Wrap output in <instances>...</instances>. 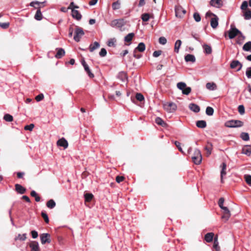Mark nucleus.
Segmentation results:
<instances>
[{"label": "nucleus", "instance_id": "nucleus-1", "mask_svg": "<svg viewBox=\"0 0 251 251\" xmlns=\"http://www.w3.org/2000/svg\"><path fill=\"white\" fill-rule=\"evenodd\" d=\"M191 158L195 164H200L202 160V155L201 151L199 149H196Z\"/></svg>", "mask_w": 251, "mask_h": 251}, {"label": "nucleus", "instance_id": "nucleus-2", "mask_svg": "<svg viewBox=\"0 0 251 251\" xmlns=\"http://www.w3.org/2000/svg\"><path fill=\"white\" fill-rule=\"evenodd\" d=\"M225 126L227 127H241L243 125V123L239 120H229L225 123Z\"/></svg>", "mask_w": 251, "mask_h": 251}, {"label": "nucleus", "instance_id": "nucleus-3", "mask_svg": "<svg viewBox=\"0 0 251 251\" xmlns=\"http://www.w3.org/2000/svg\"><path fill=\"white\" fill-rule=\"evenodd\" d=\"M84 32L82 28L76 26L75 31L74 39L77 42L80 41L81 37L84 35Z\"/></svg>", "mask_w": 251, "mask_h": 251}, {"label": "nucleus", "instance_id": "nucleus-4", "mask_svg": "<svg viewBox=\"0 0 251 251\" xmlns=\"http://www.w3.org/2000/svg\"><path fill=\"white\" fill-rule=\"evenodd\" d=\"M163 107L166 111L172 113L176 111L177 106L174 102H166L164 103Z\"/></svg>", "mask_w": 251, "mask_h": 251}, {"label": "nucleus", "instance_id": "nucleus-5", "mask_svg": "<svg viewBox=\"0 0 251 251\" xmlns=\"http://www.w3.org/2000/svg\"><path fill=\"white\" fill-rule=\"evenodd\" d=\"M175 12L176 17L181 18L186 13V11L181 6H177L175 7Z\"/></svg>", "mask_w": 251, "mask_h": 251}, {"label": "nucleus", "instance_id": "nucleus-6", "mask_svg": "<svg viewBox=\"0 0 251 251\" xmlns=\"http://www.w3.org/2000/svg\"><path fill=\"white\" fill-rule=\"evenodd\" d=\"M50 235L48 233H43L40 235L41 242L42 244L46 243H50L51 241L50 240Z\"/></svg>", "mask_w": 251, "mask_h": 251}, {"label": "nucleus", "instance_id": "nucleus-7", "mask_svg": "<svg viewBox=\"0 0 251 251\" xmlns=\"http://www.w3.org/2000/svg\"><path fill=\"white\" fill-rule=\"evenodd\" d=\"M124 21L122 19H117L112 21L110 25L112 27H122L124 25Z\"/></svg>", "mask_w": 251, "mask_h": 251}, {"label": "nucleus", "instance_id": "nucleus-8", "mask_svg": "<svg viewBox=\"0 0 251 251\" xmlns=\"http://www.w3.org/2000/svg\"><path fill=\"white\" fill-rule=\"evenodd\" d=\"M238 34H241V33L235 27L231 28L228 31V36L230 39L234 38Z\"/></svg>", "mask_w": 251, "mask_h": 251}, {"label": "nucleus", "instance_id": "nucleus-9", "mask_svg": "<svg viewBox=\"0 0 251 251\" xmlns=\"http://www.w3.org/2000/svg\"><path fill=\"white\" fill-rule=\"evenodd\" d=\"M230 67L232 69H237V71H240L242 67V64L238 60H233L230 63Z\"/></svg>", "mask_w": 251, "mask_h": 251}, {"label": "nucleus", "instance_id": "nucleus-10", "mask_svg": "<svg viewBox=\"0 0 251 251\" xmlns=\"http://www.w3.org/2000/svg\"><path fill=\"white\" fill-rule=\"evenodd\" d=\"M81 63H82V65H83V66L84 68L85 71L86 72V73L89 76L90 78L94 77V74L93 73H92V72H91L88 65L86 64V63L85 62L84 60H83L82 61Z\"/></svg>", "mask_w": 251, "mask_h": 251}, {"label": "nucleus", "instance_id": "nucleus-11", "mask_svg": "<svg viewBox=\"0 0 251 251\" xmlns=\"http://www.w3.org/2000/svg\"><path fill=\"white\" fill-rule=\"evenodd\" d=\"M210 4L211 6L216 8H220L223 5L222 0H211Z\"/></svg>", "mask_w": 251, "mask_h": 251}, {"label": "nucleus", "instance_id": "nucleus-12", "mask_svg": "<svg viewBox=\"0 0 251 251\" xmlns=\"http://www.w3.org/2000/svg\"><path fill=\"white\" fill-rule=\"evenodd\" d=\"M224 210V214L222 216V218L223 219L225 220L226 221H227L230 217V212L227 207H226L222 209Z\"/></svg>", "mask_w": 251, "mask_h": 251}, {"label": "nucleus", "instance_id": "nucleus-13", "mask_svg": "<svg viewBox=\"0 0 251 251\" xmlns=\"http://www.w3.org/2000/svg\"><path fill=\"white\" fill-rule=\"evenodd\" d=\"M219 18L216 15L211 19L210 25L213 28H216L218 25Z\"/></svg>", "mask_w": 251, "mask_h": 251}, {"label": "nucleus", "instance_id": "nucleus-14", "mask_svg": "<svg viewBox=\"0 0 251 251\" xmlns=\"http://www.w3.org/2000/svg\"><path fill=\"white\" fill-rule=\"evenodd\" d=\"M29 247L31 249V251H40L38 243L36 241L31 242Z\"/></svg>", "mask_w": 251, "mask_h": 251}, {"label": "nucleus", "instance_id": "nucleus-15", "mask_svg": "<svg viewBox=\"0 0 251 251\" xmlns=\"http://www.w3.org/2000/svg\"><path fill=\"white\" fill-rule=\"evenodd\" d=\"M57 144L59 146L64 147V149H66L68 146V144L67 140L64 138H62L58 140Z\"/></svg>", "mask_w": 251, "mask_h": 251}, {"label": "nucleus", "instance_id": "nucleus-16", "mask_svg": "<svg viewBox=\"0 0 251 251\" xmlns=\"http://www.w3.org/2000/svg\"><path fill=\"white\" fill-rule=\"evenodd\" d=\"M16 190L21 194H23L25 192L26 189L21 185L16 184L15 185Z\"/></svg>", "mask_w": 251, "mask_h": 251}, {"label": "nucleus", "instance_id": "nucleus-17", "mask_svg": "<svg viewBox=\"0 0 251 251\" xmlns=\"http://www.w3.org/2000/svg\"><path fill=\"white\" fill-rule=\"evenodd\" d=\"M72 15L74 18H75L77 20H79L81 18V15L78 11L75 9L72 10Z\"/></svg>", "mask_w": 251, "mask_h": 251}, {"label": "nucleus", "instance_id": "nucleus-18", "mask_svg": "<svg viewBox=\"0 0 251 251\" xmlns=\"http://www.w3.org/2000/svg\"><path fill=\"white\" fill-rule=\"evenodd\" d=\"M214 236V234L213 232L207 233L205 235L204 239L207 242L210 243L212 241Z\"/></svg>", "mask_w": 251, "mask_h": 251}, {"label": "nucleus", "instance_id": "nucleus-19", "mask_svg": "<svg viewBox=\"0 0 251 251\" xmlns=\"http://www.w3.org/2000/svg\"><path fill=\"white\" fill-rule=\"evenodd\" d=\"M242 153L248 156H250L251 154V147L250 146H245L242 149Z\"/></svg>", "mask_w": 251, "mask_h": 251}, {"label": "nucleus", "instance_id": "nucleus-20", "mask_svg": "<svg viewBox=\"0 0 251 251\" xmlns=\"http://www.w3.org/2000/svg\"><path fill=\"white\" fill-rule=\"evenodd\" d=\"M189 108L193 111L196 113H198L200 110V107L194 103H190L189 105Z\"/></svg>", "mask_w": 251, "mask_h": 251}, {"label": "nucleus", "instance_id": "nucleus-21", "mask_svg": "<svg viewBox=\"0 0 251 251\" xmlns=\"http://www.w3.org/2000/svg\"><path fill=\"white\" fill-rule=\"evenodd\" d=\"M155 123L162 127H166L167 124L160 117H157L155 119Z\"/></svg>", "mask_w": 251, "mask_h": 251}, {"label": "nucleus", "instance_id": "nucleus-22", "mask_svg": "<svg viewBox=\"0 0 251 251\" xmlns=\"http://www.w3.org/2000/svg\"><path fill=\"white\" fill-rule=\"evenodd\" d=\"M185 60L186 62H194L196 61L195 57L193 54H188L185 56Z\"/></svg>", "mask_w": 251, "mask_h": 251}, {"label": "nucleus", "instance_id": "nucleus-23", "mask_svg": "<svg viewBox=\"0 0 251 251\" xmlns=\"http://www.w3.org/2000/svg\"><path fill=\"white\" fill-rule=\"evenodd\" d=\"M100 47V44L98 42H95L93 44H91L89 46V50L90 52H93L96 49Z\"/></svg>", "mask_w": 251, "mask_h": 251}, {"label": "nucleus", "instance_id": "nucleus-24", "mask_svg": "<svg viewBox=\"0 0 251 251\" xmlns=\"http://www.w3.org/2000/svg\"><path fill=\"white\" fill-rule=\"evenodd\" d=\"M204 149L206 151L207 156H209L211 153V151L212 150V144L211 143L208 142Z\"/></svg>", "mask_w": 251, "mask_h": 251}, {"label": "nucleus", "instance_id": "nucleus-25", "mask_svg": "<svg viewBox=\"0 0 251 251\" xmlns=\"http://www.w3.org/2000/svg\"><path fill=\"white\" fill-rule=\"evenodd\" d=\"M196 126L199 128H204L206 126V123L203 120L198 121L196 122Z\"/></svg>", "mask_w": 251, "mask_h": 251}, {"label": "nucleus", "instance_id": "nucleus-26", "mask_svg": "<svg viewBox=\"0 0 251 251\" xmlns=\"http://www.w3.org/2000/svg\"><path fill=\"white\" fill-rule=\"evenodd\" d=\"M243 50L244 51L251 52V41L245 43L243 47Z\"/></svg>", "mask_w": 251, "mask_h": 251}, {"label": "nucleus", "instance_id": "nucleus-27", "mask_svg": "<svg viewBox=\"0 0 251 251\" xmlns=\"http://www.w3.org/2000/svg\"><path fill=\"white\" fill-rule=\"evenodd\" d=\"M146 46L144 43H140L138 46L135 49L136 51L138 50L140 52H143L145 50Z\"/></svg>", "mask_w": 251, "mask_h": 251}, {"label": "nucleus", "instance_id": "nucleus-28", "mask_svg": "<svg viewBox=\"0 0 251 251\" xmlns=\"http://www.w3.org/2000/svg\"><path fill=\"white\" fill-rule=\"evenodd\" d=\"M181 41L180 40H177L175 43L174 50L176 52L178 53L179 48L181 45Z\"/></svg>", "mask_w": 251, "mask_h": 251}, {"label": "nucleus", "instance_id": "nucleus-29", "mask_svg": "<svg viewBox=\"0 0 251 251\" xmlns=\"http://www.w3.org/2000/svg\"><path fill=\"white\" fill-rule=\"evenodd\" d=\"M118 77L123 82L126 81L127 79L126 74L125 72H121L119 73L118 75Z\"/></svg>", "mask_w": 251, "mask_h": 251}, {"label": "nucleus", "instance_id": "nucleus-30", "mask_svg": "<svg viewBox=\"0 0 251 251\" xmlns=\"http://www.w3.org/2000/svg\"><path fill=\"white\" fill-rule=\"evenodd\" d=\"M64 54L65 50L63 49H59L55 56L57 58H61Z\"/></svg>", "mask_w": 251, "mask_h": 251}, {"label": "nucleus", "instance_id": "nucleus-31", "mask_svg": "<svg viewBox=\"0 0 251 251\" xmlns=\"http://www.w3.org/2000/svg\"><path fill=\"white\" fill-rule=\"evenodd\" d=\"M56 205L55 202L54 201V200L51 199L49 201L47 202V206L50 209L53 208Z\"/></svg>", "mask_w": 251, "mask_h": 251}, {"label": "nucleus", "instance_id": "nucleus-32", "mask_svg": "<svg viewBox=\"0 0 251 251\" xmlns=\"http://www.w3.org/2000/svg\"><path fill=\"white\" fill-rule=\"evenodd\" d=\"M202 47L204 49V52L206 54H210L212 52V49L210 46L207 44H204Z\"/></svg>", "mask_w": 251, "mask_h": 251}, {"label": "nucleus", "instance_id": "nucleus-33", "mask_svg": "<svg viewBox=\"0 0 251 251\" xmlns=\"http://www.w3.org/2000/svg\"><path fill=\"white\" fill-rule=\"evenodd\" d=\"M134 34L133 33H130L125 37L124 41L126 42H130L132 40Z\"/></svg>", "mask_w": 251, "mask_h": 251}, {"label": "nucleus", "instance_id": "nucleus-34", "mask_svg": "<svg viewBox=\"0 0 251 251\" xmlns=\"http://www.w3.org/2000/svg\"><path fill=\"white\" fill-rule=\"evenodd\" d=\"M34 18L37 20H38V21H40L41 20H42V13L41 12V10L40 9H38L36 12V14L35 15V16H34Z\"/></svg>", "mask_w": 251, "mask_h": 251}, {"label": "nucleus", "instance_id": "nucleus-35", "mask_svg": "<svg viewBox=\"0 0 251 251\" xmlns=\"http://www.w3.org/2000/svg\"><path fill=\"white\" fill-rule=\"evenodd\" d=\"M26 239V234L24 233L23 234H18V235L15 237V240H20V241H25Z\"/></svg>", "mask_w": 251, "mask_h": 251}, {"label": "nucleus", "instance_id": "nucleus-36", "mask_svg": "<svg viewBox=\"0 0 251 251\" xmlns=\"http://www.w3.org/2000/svg\"><path fill=\"white\" fill-rule=\"evenodd\" d=\"M222 169L221 172V179L222 180L223 176L225 175H226V172L225 171V170H226V164L225 163H223L222 165Z\"/></svg>", "mask_w": 251, "mask_h": 251}, {"label": "nucleus", "instance_id": "nucleus-37", "mask_svg": "<svg viewBox=\"0 0 251 251\" xmlns=\"http://www.w3.org/2000/svg\"><path fill=\"white\" fill-rule=\"evenodd\" d=\"M121 3L120 0H118L112 3V7L113 10H117L120 8Z\"/></svg>", "mask_w": 251, "mask_h": 251}, {"label": "nucleus", "instance_id": "nucleus-38", "mask_svg": "<svg viewBox=\"0 0 251 251\" xmlns=\"http://www.w3.org/2000/svg\"><path fill=\"white\" fill-rule=\"evenodd\" d=\"M206 87L207 89L213 90L216 88V85L214 83L208 82L206 84Z\"/></svg>", "mask_w": 251, "mask_h": 251}, {"label": "nucleus", "instance_id": "nucleus-39", "mask_svg": "<svg viewBox=\"0 0 251 251\" xmlns=\"http://www.w3.org/2000/svg\"><path fill=\"white\" fill-rule=\"evenodd\" d=\"M84 197L85 201L89 202L92 200L93 195L91 193H86L84 195Z\"/></svg>", "mask_w": 251, "mask_h": 251}, {"label": "nucleus", "instance_id": "nucleus-40", "mask_svg": "<svg viewBox=\"0 0 251 251\" xmlns=\"http://www.w3.org/2000/svg\"><path fill=\"white\" fill-rule=\"evenodd\" d=\"M150 18V15L149 13H144L141 16V19L144 22H148Z\"/></svg>", "mask_w": 251, "mask_h": 251}, {"label": "nucleus", "instance_id": "nucleus-41", "mask_svg": "<svg viewBox=\"0 0 251 251\" xmlns=\"http://www.w3.org/2000/svg\"><path fill=\"white\" fill-rule=\"evenodd\" d=\"M30 195L32 197L35 198V200L36 201L38 202L40 201V197L38 196L37 194L35 191H32L30 193Z\"/></svg>", "mask_w": 251, "mask_h": 251}, {"label": "nucleus", "instance_id": "nucleus-42", "mask_svg": "<svg viewBox=\"0 0 251 251\" xmlns=\"http://www.w3.org/2000/svg\"><path fill=\"white\" fill-rule=\"evenodd\" d=\"M214 113V109L212 107L208 106L206 109V114L208 116H212Z\"/></svg>", "mask_w": 251, "mask_h": 251}, {"label": "nucleus", "instance_id": "nucleus-43", "mask_svg": "<svg viewBox=\"0 0 251 251\" xmlns=\"http://www.w3.org/2000/svg\"><path fill=\"white\" fill-rule=\"evenodd\" d=\"M244 18L245 20H250L251 19V10H248L246 11L244 14Z\"/></svg>", "mask_w": 251, "mask_h": 251}, {"label": "nucleus", "instance_id": "nucleus-44", "mask_svg": "<svg viewBox=\"0 0 251 251\" xmlns=\"http://www.w3.org/2000/svg\"><path fill=\"white\" fill-rule=\"evenodd\" d=\"M193 18L196 22H199L201 20L200 15L198 12H195L193 14Z\"/></svg>", "mask_w": 251, "mask_h": 251}, {"label": "nucleus", "instance_id": "nucleus-45", "mask_svg": "<svg viewBox=\"0 0 251 251\" xmlns=\"http://www.w3.org/2000/svg\"><path fill=\"white\" fill-rule=\"evenodd\" d=\"M116 42V40L115 38L110 39L108 41L107 45L109 47H115Z\"/></svg>", "mask_w": 251, "mask_h": 251}, {"label": "nucleus", "instance_id": "nucleus-46", "mask_svg": "<svg viewBox=\"0 0 251 251\" xmlns=\"http://www.w3.org/2000/svg\"><path fill=\"white\" fill-rule=\"evenodd\" d=\"M135 98L139 101H142L144 100V97L141 93H137Z\"/></svg>", "mask_w": 251, "mask_h": 251}, {"label": "nucleus", "instance_id": "nucleus-47", "mask_svg": "<svg viewBox=\"0 0 251 251\" xmlns=\"http://www.w3.org/2000/svg\"><path fill=\"white\" fill-rule=\"evenodd\" d=\"M241 138L244 141H248L250 139L249 134L245 132L241 133Z\"/></svg>", "mask_w": 251, "mask_h": 251}, {"label": "nucleus", "instance_id": "nucleus-48", "mask_svg": "<svg viewBox=\"0 0 251 251\" xmlns=\"http://www.w3.org/2000/svg\"><path fill=\"white\" fill-rule=\"evenodd\" d=\"M186 84L183 82H178L177 84V88L182 91L185 88V87H186Z\"/></svg>", "mask_w": 251, "mask_h": 251}, {"label": "nucleus", "instance_id": "nucleus-49", "mask_svg": "<svg viewBox=\"0 0 251 251\" xmlns=\"http://www.w3.org/2000/svg\"><path fill=\"white\" fill-rule=\"evenodd\" d=\"M3 119L7 122H12L13 120L12 116L8 114H5Z\"/></svg>", "mask_w": 251, "mask_h": 251}, {"label": "nucleus", "instance_id": "nucleus-50", "mask_svg": "<svg viewBox=\"0 0 251 251\" xmlns=\"http://www.w3.org/2000/svg\"><path fill=\"white\" fill-rule=\"evenodd\" d=\"M191 91V88L189 87H185V88L182 91L183 94L188 95L190 93Z\"/></svg>", "mask_w": 251, "mask_h": 251}, {"label": "nucleus", "instance_id": "nucleus-51", "mask_svg": "<svg viewBox=\"0 0 251 251\" xmlns=\"http://www.w3.org/2000/svg\"><path fill=\"white\" fill-rule=\"evenodd\" d=\"M244 177L247 183L251 186V176L246 175H245Z\"/></svg>", "mask_w": 251, "mask_h": 251}, {"label": "nucleus", "instance_id": "nucleus-52", "mask_svg": "<svg viewBox=\"0 0 251 251\" xmlns=\"http://www.w3.org/2000/svg\"><path fill=\"white\" fill-rule=\"evenodd\" d=\"M10 24L9 22L0 23V27L2 29H7L9 27Z\"/></svg>", "mask_w": 251, "mask_h": 251}, {"label": "nucleus", "instance_id": "nucleus-53", "mask_svg": "<svg viewBox=\"0 0 251 251\" xmlns=\"http://www.w3.org/2000/svg\"><path fill=\"white\" fill-rule=\"evenodd\" d=\"M41 216L43 217V218L44 219L45 222L46 223H48L49 222V219L48 215L44 212H42Z\"/></svg>", "mask_w": 251, "mask_h": 251}, {"label": "nucleus", "instance_id": "nucleus-54", "mask_svg": "<svg viewBox=\"0 0 251 251\" xmlns=\"http://www.w3.org/2000/svg\"><path fill=\"white\" fill-rule=\"evenodd\" d=\"M224 199L223 198H221L218 201V204L219 207L222 209L226 207L225 206H223V204L224 202Z\"/></svg>", "mask_w": 251, "mask_h": 251}, {"label": "nucleus", "instance_id": "nucleus-55", "mask_svg": "<svg viewBox=\"0 0 251 251\" xmlns=\"http://www.w3.org/2000/svg\"><path fill=\"white\" fill-rule=\"evenodd\" d=\"M99 54L101 57H105L107 54L106 50L104 48H102L99 52Z\"/></svg>", "mask_w": 251, "mask_h": 251}, {"label": "nucleus", "instance_id": "nucleus-56", "mask_svg": "<svg viewBox=\"0 0 251 251\" xmlns=\"http://www.w3.org/2000/svg\"><path fill=\"white\" fill-rule=\"evenodd\" d=\"M159 43L161 45H165L167 43V39L164 37H161L159 38Z\"/></svg>", "mask_w": 251, "mask_h": 251}, {"label": "nucleus", "instance_id": "nucleus-57", "mask_svg": "<svg viewBox=\"0 0 251 251\" xmlns=\"http://www.w3.org/2000/svg\"><path fill=\"white\" fill-rule=\"evenodd\" d=\"M238 112L240 114H243L245 113V108L243 105H240L238 107Z\"/></svg>", "mask_w": 251, "mask_h": 251}, {"label": "nucleus", "instance_id": "nucleus-58", "mask_svg": "<svg viewBox=\"0 0 251 251\" xmlns=\"http://www.w3.org/2000/svg\"><path fill=\"white\" fill-rule=\"evenodd\" d=\"M34 127V125L33 124H31L29 125H26L25 126V129L27 130L31 131L33 127Z\"/></svg>", "mask_w": 251, "mask_h": 251}, {"label": "nucleus", "instance_id": "nucleus-59", "mask_svg": "<svg viewBox=\"0 0 251 251\" xmlns=\"http://www.w3.org/2000/svg\"><path fill=\"white\" fill-rule=\"evenodd\" d=\"M175 144L176 145V146L177 147V148H178V149L179 150V151L181 152L182 153H184V151H183L181 147V144L180 143H179V142L178 141H176L175 142Z\"/></svg>", "mask_w": 251, "mask_h": 251}, {"label": "nucleus", "instance_id": "nucleus-60", "mask_svg": "<svg viewBox=\"0 0 251 251\" xmlns=\"http://www.w3.org/2000/svg\"><path fill=\"white\" fill-rule=\"evenodd\" d=\"M79 8V7L78 6H76L75 5V3L74 2H71V3L70 4V5L68 7V9H72V10H73V9H75V8Z\"/></svg>", "mask_w": 251, "mask_h": 251}, {"label": "nucleus", "instance_id": "nucleus-61", "mask_svg": "<svg viewBox=\"0 0 251 251\" xmlns=\"http://www.w3.org/2000/svg\"><path fill=\"white\" fill-rule=\"evenodd\" d=\"M44 99V95L43 94H40L38 95H37L35 97V100L37 101H40Z\"/></svg>", "mask_w": 251, "mask_h": 251}, {"label": "nucleus", "instance_id": "nucleus-62", "mask_svg": "<svg viewBox=\"0 0 251 251\" xmlns=\"http://www.w3.org/2000/svg\"><path fill=\"white\" fill-rule=\"evenodd\" d=\"M246 74L248 78H251V67L247 68Z\"/></svg>", "mask_w": 251, "mask_h": 251}, {"label": "nucleus", "instance_id": "nucleus-63", "mask_svg": "<svg viewBox=\"0 0 251 251\" xmlns=\"http://www.w3.org/2000/svg\"><path fill=\"white\" fill-rule=\"evenodd\" d=\"M248 2L247 1H244L241 6V9L242 10H245L248 7Z\"/></svg>", "mask_w": 251, "mask_h": 251}, {"label": "nucleus", "instance_id": "nucleus-64", "mask_svg": "<svg viewBox=\"0 0 251 251\" xmlns=\"http://www.w3.org/2000/svg\"><path fill=\"white\" fill-rule=\"evenodd\" d=\"M213 251H220V247L219 246V243L213 244Z\"/></svg>", "mask_w": 251, "mask_h": 251}]
</instances>
